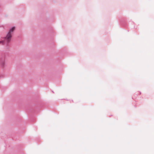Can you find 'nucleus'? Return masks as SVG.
I'll list each match as a JSON object with an SVG mask.
<instances>
[{
	"instance_id": "1",
	"label": "nucleus",
	"mask_w": 154,
	"mask_h": 154,
	"mask_svg": "<svg viewBox=\"0 0 154 154\" xmlns=\"http://www.w3.org/2000/svg\"><path fill=\"white\" fill-rule=\"evenodd\" d=\"M14 29L15 27H13L10 30L9 32L7 35V36L5 38L6 39L7 42L8 43L10 42L11 40V33L14 30Z\"/></svg>"
},
{
	"instance_id": "2",
	"label": "nucleus",
	"mask_w": 154,
	"mask_h": 154,
	"mask_svg": "<svg viewBox=\"0 0 154 154\" xmlns=\"http://www.w3.org/2000/svg\"><path fill=\"white\" fill-rule=\"evenodd\" d=\"M0 44L2 45H4V41H0Z\"/></svg>"
}]
</instances>
